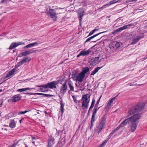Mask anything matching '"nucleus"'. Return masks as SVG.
I'll return each mask as SVG.
<instances>
[{"label":"nucleus","mask_w":147,"mask_h":147,"mask_svg":"<svg viewBox=\"0 0 147 147\" xmlns=\"http://www.w3.org/2000/svg\"><path fill=\"white\" fill-rule=\"evenodd\" d=\"M144 106L145 104L143 102H140L128 111L127 117L130 118L129 123H130V130L132 132L136 129L140 118V114L137 113L141 111Z\"/></svg>","instance_id":"f257e3e1"},{"label":"nucleus","mask_w":147,"mask_h":147,"mask_svg":"<svg viewBox=\"0 0 147 147\" xmlns=\"http://www.w3.org/2000/svg\"><path fill=\"white\" fill-rule=\"evenodd\" d=\"M61 9L59 8V9ZM59 9L58 8H55V9H52L51 8L50 6L49 7V9L48 12H46L47 14H49L50 17L54 21H56L57 18V15L60 14L62 13L61 12H57L55 9Z\"/></svg>","instance_id":"f03ea898"},{"label":"nucleus","mask_w":147,"mask_h":147,"mask_svg":"<svg viewBox=\"0 0 147 147\" xmlns=\"http://www.w3.org/2000/svg\"><path fill=\"white\" fill-rule=\"evenodd\" d=\"M82 107L83 109H87L88 108L90 101V95L88 94L84 95L82 97Z\"/></svg>","instance_id":"7ed1b4c3"},{"label":"nucleus","mask_w":147,"mask_h":147,"mask_svg":"<svg viewBox=\"0 0 147 147\" xmlns=\"http://www.w3.org/2000/svg\"><path fill=\"white\" fill-rule=\"evenodd\" d=\"M130 118H127L122 122L115 129L113 130L109 135L110 138L116 132L118 131L120 128L125 126L127 124H129V121Z\"/></svg>","instance_id":"20e7f679"},{"label":"nucleus","mask_w":147,"mask_h":147,"mask_svg":"<svg viewBox=\"0 0 147 147\" xmlns=\"http://www.w3.org/2000/svg\"><path fill=\"white\" fill-rule=\"evenodd\" d=\"M106 118L105 116H103L102 118L100 123L96 128V130L97 132L98 135L101 130L105 127Z\"/></svg>","instance_id":"39448f33"},{"label":"nucleus","mask_w":147,"mask_h":147,"mask_svg":"<svg viewBox=\"0 0 147 147\" xmlns=\"http://www.w3.org/2000/svg\"><path fill=\"white\" fill-rule=\"evenodd\" d=\"M57 84V81H53L49 83L46 85H37L36 86L38 87L48 88L51 89L53 88H56V85Z\"/></svg>","instance_id":"423d86ee"},{"label":"nucleus","mask_w":147,"mask_h":147,"mask_svg":"<svg viewBox=\"0 0 147 147\" xmlns=\"http://www.w3.org/2000/svg\"><path fill=\"white\" fill-rule=\"evenodd\" d=\"M134 24H131L127 25H125L122 27H121L118 29L114 30L113 33H117L121 32V31L127 28L134 26Z\"/></svg>","instance_id":"0eeeda50"},{"label":"nucleus","mask_w":147,"mask_h":147,"mask_svg":"<svg viewBox=\"0 0 147 147\" xmlns=\"http://www.w3.org/2000/svg\"><path fill=\"white\" fill-rule=\"evenodd\" d=\"M62 86L60 88V92L61 93L64 94L66 92L67 87V82H65L63 84H62Z\"/></svg>","instance_id":"6e6552de"},{"label":"nucleus","mask_w":147,"mask_h":147,"mask_svg":"<svg viewBox=\"0 0 147 147\" xmlns=\"http://www.w3.org/2000/svg\"><path fill=\"white\" fill-rule=\"evenodd\" d=\"M99 57L92 58L90 61V65H93L98 63L100 61H99Z\"/></svg>","instance_id":"1a4fd4ad"},{"label":"nucleus","mask_w":147,"mask_h":147,"mask_svg":"<svg viewBox=\"0 0 147 147\" xmlns=\"http://www.w3.org/2000/svg\"><path fill=\"white\" fill-rule=\"evenodd\" d=\"M84 75L80 73L78 74L76 77V80L79 81L81 82L83 81L84 78L85 77Z\"/></svg>","instance_id":"9d476101"},{"label":"nucleus","mask_w":147,"mask_h":147,"mask_svg":"<svg viewBox=\"0 0 147 147\" xmlns=\"http://www.w3.org/2000/svg\"><path fill=\"white\" fill-rule=\"evenodd\" d=\"M55 139L54 138L51 136H49L48 140L47 146H52V145L54 144Z\"/></svg>","instance_id":"9b49d317"},{"label":"nucleus","mask_w":147,"mask_h":147,"mask_svg":"<svg viewBox=\"0 0 147 147\" xmlns=\"http://www.w3.org/2000/svg\"><path fill=\"white\" fill-rule=\"evenodd\" d=\"M41 43V42H36L34 43L29 44L27 45L26 46L24 47V49H26L27 48H29L31 47H33L35 46L38 45Z\"/></svg>","instance_id":"f8f14e48"},{"label":"nucleus","mask_w":147,"mask_h":147,"mask_svg":"<svg viewBox=\"0 0 147 147\" xmlns=\"http://www.w3.org/2000/svg\"><path fill=\"white\" fill-rule=\"evenodd\" d=\"M91 52V50L90 49H89L86 51L83 50L81 51L80 52L82 56H84L89 55Z\"/></svg>","instance_id":"ddd939ff"},{"label":"nucleus","mask_w":147,"mask_h":147,"mask_svg":"<svg viewBox=\"0 0 147 147\" xmlns=\"http://www.w3.org/2000/svg\"><path fill=\"white\" fill-rule=\"evenodd\" d=\"M106 32H107V31L100 32L98 34H97L95 35H94L88 38H87L86 39V40L85 41V43H86L87 42H89L91 39H92L94 38L95 37L98 36L99 35L102 33Z\"/></svg>","instance_id":"4468645a"},{"label":"nucleus","mask_w":147,"mask_h":147,"mask_svg":"<svg viewBox=\"0 0 147 147\" xmlns=\"http://www.w3.org/2000/svg\"><path fill=\"white\" fill-rule=\"evenodd\" d=\"M68 85L70 89V91L72 92L74 91V86L73 83L71 81H69L68 83Z\"/></svg>","instance_id":"2eb2a0df"},{"label":"nucleus","mask_w":147,"mask_h":147,"mask_svg":"<svg viewBox=\"0 0 147 147\" xmlns=\"http://www.w3.org/2000/svg\"><path fill=\"white\" fill-rule=\"evenodd\" d=\"M60 111L61 112V114H63V113L64 108V107L65 105V103H63V100L61 99L60 101Z\"/></svg>","instance_id":"dca6fc26"},{"label":"nucleus","mask_w":147,"mask_h":147,"mask_svg":"<svg viewBox=\"0 0 147 147\" xmlns=\"http://www.w3.org/2000/svg\"><path fill=\"white\" fill-rule=\"evenodd\" d=\"M19 95H14L12 99V101L13 102H16L20 99L21 97L18 96Z\"/></svg>","instance_id":"f3484780"},{"label":"nucleus","mask_w":147,"mask_h":147,"mask_svg":"<svg viewBox=\"0 0 147 147\" xmlns=\"http://www.w3.org/2000/svg\"><path fill=\"white\" fill-rule=\"evenodd\" d=\"M16 68H16L15 67H15L13 69L9 72L8 74L7 75L6 77H8L13 74L14 73L16 72Z\"/></svg>","instance_id":"a211bd4d"},{"label":"nucleus","mask_w":147,"mask_h":147,"mask_svg":"<svg viewBox=\"0 0 147 147\" xmlns=\"http://www.w3.org/2000/svg\"><path fill=\"white\" fill-rule=\"evenodd\" d=\"M102 67H98L95 68L94 70H93L92 73L90 74V75H94L98 71L102 68Z\"/></svg>","instance_id":"6ab92c4d"},{"label":"nucleus","mask_w":147,"mask_h":147,"mask_svg":"<svg viewBox=\"0 0 147 147\" xmlns=\"http://www.w3.org/2000/svg\"><path fill=\"white\" fill-rule=\"evenodd\" d=\"M142 37L138 36L137 38H134L133 40V41L131 43V44L134 45L137 42H138L139 40L142 38Z\"/></svg>","instance_id":"aec40b11"},{"label":"nucleus","mask_w":147,"mask_h":147,"mask_svg":"<svg viewBox=\"0 0 147 147\" xmlns=\"http://www.w3.org/2000/svg\"><path fill=\"white\" fill-rule=\"evenodd\" d=\"M84 11H83L82 12L78 13V18L80 23H81L82 20V18L83 16Z\"/></svg>","instance_id":"412c9836"},{"label":"nucleus","mask_w":147,"mask_h":147,"mask_svg":"<svg viewBox=\"0 0 147 147\" xmlns=\"http://www.w3.org/2000/svg\"><path fill=\"white\" fill-rule=\"evenodd\" d=\"M95 102V99L93 98L92 100V102L91 105V106L89 109L88 112V114L89 113V111H90L93 108L94 106V104Z\"/></svg>","instance_id":"4be33fe9"},{"label":"nucleus","mask_w":147,"mask_h":147,"mask_svg":"<svg viewBox=\"0 0 147 147\" xmlns=\"http://www.w3.org/2000/svg\"><path fill=\"white\" fill-rule=\"evenodd\" d=\"M29 55L27 51H26L24 52L20 53L18 55L19 57H21L23 56H26Z\"/></svg>","instance_id":"5701e85b"},{"label":"nucleus","mask_w":147,"mask_h":147,"mask_svg":"<svg viewBox=\"0 0 147 147\" xmlns=\"http://www.w3.org/2000/svg\"><path fill=\"white\" fill-rule=\"evenodd\" d=\"M89 68L88 67H85L84 68L81 73L83 75H84L85 76V74L89 71Z\"/></svg>","instance_id":"b1692460"},{"label":"nucleus","mask_w":147,"mask_h":147,"mask_svg":"<svg viewBox=\"0 0 147 147\" xmlns=\"http://www.w3.org/2000/svg\"><path fill=\"white\" fill-rule=\"evenodd\" d=\"M9 126L11 128H13L16 126V123L14 120H12L11 121L10 123L9 124Z\"/></svg>","instance_id":"393cba45"},{"label":"nucleus","mask_w":147,"mask_h":147,"mask_svg":"<svg viewBox=\"0 0 147 147\" xmlns=\"http://www.w3.org/2000/svg\"><path fill=\"white\" fill-rule=\"evenodd\" d=\"M24 63L22 60L21 61H20L19 63H18L15 66L16 68H18L19 66H21Z\"/></svg>","instance_id":"a878e982"},{"label":"nucleus","mask_w":147,"mask_h":147,"mask_svg":"<svg viewBox=\"0 0 147 147\" xmlns=\"http://www.w3.org/2000/svg\"><path fill=\"white\" fill-rule=\"evenodd\" d=\"M30 60V59H29L28 57H24L23 59L22 60L24 62V63H26V62H29Z\"/></svg>","instance_id":"bb28decb"},{"label":"nucleus","mask_w":147,"mask_h":147,"mask_svg":"<svg viewBox=\"0 0 147 147\" xmlns=\"http://www.w3.org/2000/svg\"><path fill=\"white\" fill-rule=\"evenodd\" d=\"M37 51V50H33L32 49H31L27 51L28 54L29 55L30 54L35 53Z\"/></svg>","instance_id":"cd10ccee"},{"label":"nucleus","mask_w":147,"mask_h":147,"mask_svg":"<svg viewBox=\"0 0 147 147\" xmlns=\"http://www.w3.org/2000/svg\"><path fill=\"white\" fill-rule=\"evenodd\" d=\"M15 47H16V46H15L13 43V42L9 46V49H12L13 48H15Z\"/></svg>","instance_id":"c85d7f7f"},{"label":"nucleus","mask_w":147,"mask_h":147,"mask_svg":"<svg viewBox=\"0 0 147 147\" xmlns=\"http://www.w3.org/2000/svg\"><path fill=\"white\" fill-rule=\"evenodd\" d=\"M121 44L120 42H117L115 44V47L116 48H118L120 47Z\"/></svg>","instance_id":"c756f323"},{"label":"nucleus","mask_w":147,"mask_h":147,"mask_svg":"<svg viewBox=\"0 0 147 147\" xmlns=\"http://www.w3.org/2000/svg\"><path fill=\"white\" fill-rule=\"evenodd\" d=\"M94 117H95L94 116V115L92 116V118H91V127L93 125L92 122H93L95 121Z\"/></svg>","instance_id":"7c9ffc66"},{"label":"nucleus","mask_w":147,"mask_h":147,"mask_svg":"<svg viewBox=\"0 0 147 147\" xmlns=\"http://www.w3.org/2000/svg\"><path fill=\"white\" fill-rule=\"evenodd\" d=\"M29 111H20L18 113V115L24 114Z\"/></svg>","instance_id":"2f4dec72"},{"label":"nucleus","mask_w":147,"mask_h":147,"mask_svg":"<svg viewBox=\"0 0 147 147\" xmlns=\"http://www.w3.org/2000/svg\"><path fill=\"white\" fill-rule=\"evenodd\" d=\"M73 99L74 100V101L75 103H77L78 102V100L76 98L75 96H72Z\"/></svg>","instance_id":"473e14b6"},{"label":"nucleus","mask_w":147,"mask_h":147,"mask_svg":"<svg viewBox=\"0 0 147 147\" xmlns=\"http://www.w3.org/2000/svg\"><path fill=\"white\" fill-rule=\"evenodd\" d=\"M25 91H26L25 88H23L18 89L17 90V91L18 92H21Z\"/></svg>","instance_id":"72a5a7b5"},{"label":"nucleus","mask_w":147,"mask_h":147,"mask_svg":"<svg viewBox=\"0 0 147 147\" xmlns=\"http://www.w3.org/2000/svg\"><path fill=\"white\" fill-rule=\"evenodd\" d=\"M44 96H45V97H51L53 96V95L51 94H44Z\"/></svg>","instance_id":"f704fd0d"},{"label":"nucleus","mask_w":147,"mask_h":147,"mask_svg":"<svg viewBox=\"0 0 147 147\" xmlns=\"http://www.w3.org/2000/svg\"><path fill=\"white\" fill-rule=\"evenodd\" d=\"M34 95H44V94L42 93H34Z\"/></svg>","instance_id":"c9c22d12"},{"label":"nucleus","mask_w":147,"mask_h":147,"mask_svg":"<svg viewBox=\"0 0 147 147\" xmlns=\"http://www.w3.org/2000/svg\"><path fill=\"white\" fill-rule=\"evenodd\" d=\"M44 87H40V91L42 92H45V91H47L45 90V89L44 88Z\"/></svg>","instance_id":"e433bc0d"},{"label":"nucleus","mask_w":147,"mask_h":147,"mask_svg":"<svg viewBox=\"0 0 147 147\" xmlns=\"http://www.w3.org/2000/svg\"><path fill=\"white\" fill-rule=\"evenodd\" d=\"M97 111H96V110L94 109L93 112L92 113V115H94V116H95V115L96 114Z\"/></svg>","instance_id":"4c0bfd02"},{"label":"nucleus","mask_w":147,"mask_h":147,"mask_svg":"<svg viewBox=\"0 0 147 147\" xmlns=\"http://www.w3.org/2000/svg\"><path fill=\"white\" fill-rule=\"evenodd\" d=\"M117 96L114 97L113 98H112L111 99L109 100V101H110V103H112V102H113L114 100H115L116 98V97H117Z\"/></svg>","instance_id":"58836bf2"},{"label":"nucleus","mask_w":147,"mask_h":147,"mask_svg":"<svg viewBox=\"0 0 147 147\" xmlns=\"http://www.w3.org/2000/svg\"><path fill=\"white\" fill-rule=\"evenodd\" d=\"M17 144V143H14L12 145H9L8 147H15Z\"/></svg>","instance_id":"ea45409f"},{"label":"nucleus","mask_w":147,"mask_h":147,"mask_svg":"<svg viewBox=\"0 0 147 147\" xmlns=\"http://www.w3.org/2000/svg\"><path fill=\"white\" fill-rule=\"evenodd\" d=\"M94 33V32H93V30H92V31L90 32V33H89L88 35L87 36L88 37V36H90L92 35Z\"/></svg>","instance_id":"a19ab883"},{"label":"nucleus","mask_w":147,"mask_h":147,"mask_svg":"<svg viewBox=\"0 0 147 147\" xmlns=\"http://www.w3.org/2000/svg\"><path fill=\"white\" fill-rule=\"evenodd\" d=\"M18 42V45H24V44H25V43L24 42Z\"/></svg>","instance_id":"79ce46f5"},{"label":"nucleus","mask_w":147,"mask_h":147,"mask_svg":"<svg viewBox=\"0 0 147 147\" xmlns=\"http://www.w3.org/2000/svg\"><path fill=\"white\" fill-rule=\"evenodd\" d=\"M34 93L27 92V93H25L24 94H30V95H34Z\"/></svg>","instance_id":"37998d69"},{"label":"nucleus","mask_w":147,"mask_h":147,"mask_svg":"<svg viewBox=\"0 0 147 147\" xmlns=\"http://www.w3.org/2000/svg\"><path fill=\"white\" fill-rule=\"evenodd\" d=\"M26 88V90H30V89H35L34 88Z\"/></svg>","instance_id":"c03bdc74"},{"label":"nucleus","mask_w":147,"mask_h":147,"mask_svg":"<svg viewBox=\"0 0 147 147\" xmlns=\"http://www.w3.org/2000/svg\"><path fill=\"white\" fill-rule=\"evenodd\" d=\"M114 3H115V2H114V0H113L112 1H111L109 3L110 4V5H111V4H113Z\"/></svg>","instance_id":"a18cd8bd"},{"label":"nucleus","mask_w":147,"mask_h":147,"mask_svg":"<svg viewBox=\"0 0 147 147\" xmlns=\"http://www.w3.org/2000/svg\"><path fill=\"white\" fill-rule=\"evenodd\" d=\"M111 103H110V101H109V102L107 104V106H110L111 105Z\"/></svg>","instance_id":"49530a36"},{"label":"nucleus","mask_w":147,"mask_h":147,"mask_svg":"<svg viewBox=\"0 0 147 147\" xmlns=\"http://www.w3.org/2000/svg\"><path fill=\"white\" fill-rule=\"evenodd\" d=\"M13 43L14 45H15V46H16V47L19 46V45H18V42H13Z\"/></svg>","instance_id":"de8ad7c7"},{"label":"nucleus","mask_w":147,"mask_h":147,"mask_svg":"<svg viewBox=\"0 0 147 147\" xmlns=\"http://www.w3.org/2000/svg\"><path fill=\"white\" fill-rule=\"evenodd\" d=\"M101 97V96L100 97L99 99L97 101V102L96 103L97 104H98H98L100 102V99Z\"/></svg>","instance_id":"09e8293b"},{"label":"nucleus","mask_w":147,"mask_h":147,"mask_svg":"<svg viewBox=\"0 0 147 147\" xmlns=\"http://www.w3.org/2000/svg\"><path fill=\"white\" fill-rule=\"evenodd\" d=\"M80 56H82V55H81V53H80L77 56V57H79Z\"/></svg>","instance_id":"8fccbe9b"},{"label":"nucleus","mask_w":147,"mask_h":147,"mask_svg":"<svg viewBox=\"0 0 147 147\" xmlns=\"http://www.w3.org/2000/svg\"><path fill=\"white\" fill-rule=\"evenodd\" d=\"M100 107H98H98L94 108V109L96 110V111H97L99 109Z\"/></svg>","instance_id":"3c124183"},{"label":"nucleus","mask_w":147,"mask_h":147,"mask_svg":"<svg viewBox=\"0 0 147 147\" xmlns=\"http://www.w3.org/2000/svg\"><path fill=\"white\" fill-rule=\"evenodd\" d=\"M98 30V29H95L94 30H93V32H95L96 31H97Z\"/></svg>","instance_id":"603ef678"},{"label":"nucleus","mask_w":147,"mask_h":147,"mask_svg":"<svg viewBox=\"0 0 147 147\" xmlns=\"http://www.w3.org/2000/svg\"><path fill=\"white\" fill-rule=\"evenodd\" d=\"M98 104H97L96 103L95 105V106L94 108L98 107Z\"/></svg>","instance_id":"864d4df0"},{"label":"nucleus","mask_w":147,"mask_h":147,"mask_svg":"<svg viewBox=\"0 0 147 147\" xmlns=\"http://www.w3.org/2000/svg\"><path fill=\"white\" fill-rule=\"evenodd\" d=\"M5 1V0H3L1 1V3H3Z\"/></svg>","instance_id":"5fc2aeb1"},{"label":"nucleus","mask_w":147,"mask_h":147,"mask_svg":"<svg viewBox=\"0 0 147 147\" xmlns=\"http://www.w3.org/2000/svg\"><path fill=\"white\" fill-rule=\"evenodd\" d=\"M3 101H2L1 102V104H0V106L1 105H2V104H3Z\"/></svg>","instance_id":"6e6d98bb"},{"label":"nucleus","mask_w":147,"mask_h":147,"mask_svg":"<svg viewBox=\"0 0 147 147\" xmlns=\"http://www.w3.org/2000/svg\"><path fill=\"white\" fill-rule=\"evenodd\" d=\"M22 119H21V120H20V123H21V122H22Z\"/></svg>","instance_id":"4d7b16f0"},{"label":"nucleus","mask_w":147,"mask_h":147,"mask_svg":"<svg viewBox=\"0 0 147 147\" xmlns=\"http://www.w3.org/2000/svg\"><path fill=\"white\" fill-rule=\"evenodd\" d=\"M47 147H53V146H48L47 145Z\"/></svg>","instance_id":"13d9d810"},{"label":"nucleus","mask_w":147,"mask_h":147,"mask_svg":"<svg viewBox=\"0 0 147 147\" xmlns=\"http://www.w3.org/2000/svg\"><path fill=\"white\" fill-rule=\"evenodd\" d=\"M102 37H101V38H100L99 39H98L97 40H96V41H95V42H96V41L97 40H99Z\"/></svg>","instance_id":"bf43d9fd"},{"label":"nucleus","mask_w":147,"mask_h":147,"mask_svg":"<svg viewBox=\"0 0 147 147\" xmlns=\"http://www.w3.org/2000/svg\"><path fill=\"white\" fill-rule=\"evenodd\" d=\"M81 100H82V99L81 100H79L78 102H79Z\"/></svg>","instance_id":"052dcab7"},{"label":"nucleus","mask_w":147,"mask_h":147,"mask_svg":"<svg viewBox=\"0 0 147 147\" xmlns=\"http://www.w3.org/2000/svg\"><path fill=\"white\" fill-rule=\"evenodd\" d=\"M16 49L15 50H13V53L15 52V51H16Z\"/></svg>","instance_id":"680f3d73"},{"label":"nucleus","mask_w":147,"mask_h":147,"mask_svg":"<svg viewBox=\"0 0 147 147\" xmlns=\"http://www.w3.org/2000/svg\"><path fill=\"white\" fill-rule=\"evenodd\" d=\"M2 89L0 90V92H2Z\"/></svg>","instance_id":"e2e57ef3"},{"label":"nucleus","mask_w":147,"mask_h":147,"mask_svg":"<svg viewBox=\"0 0 147 147\" xmlns=\"http://www.w3.org/2000/svg\"><path fill=\"white\" fill-rule=\"evenodd\" d=\"M95 133H94V134H93V136H95Z\"/></svg>","instance_id":"0e129e2a"},{"label":"nucleus","mask_w":147,"mask_h":147,"mask_svg":"<svg viewBox=\"0 0 147 147\" xmlns=\"http://www.w3.org/2000/svg\"><path fill=\"white\" fill-rule=\"evenodd\" d=\"M45 113L47 114V112H46V111H45Z\"/></svg>","instance_id":"69168bd1"},{"label":"nucleus","mask_w":147,"mask_h":147,"mask_svg":"<svg viewBox=\"0 0 147 147\" xmlns=\"http://www.w3.org/2000/svg\"><path fill=\"white\" fill-rule=\"evenodd\" d=\"M33 138V139H35V138H34V137H33V138Z\"/></svg>","instance_id":"338daca9"},{"label":"nucleus","mask_w":147,"mask_h":147,"mask_svg":"<svg viewBox=\"0 0 147 147\" xmlns=\"http://www.w3.org/2000/svg\"><path fill=\"white\" fill-rule=\"evenodd\" d=\"M37 113L38 114H39V113L38 112Z\"/></svg>","instance_id":"774afa93"}]
</instances>
